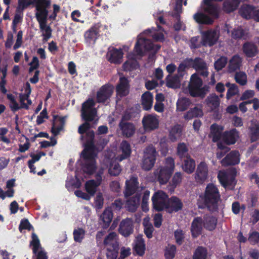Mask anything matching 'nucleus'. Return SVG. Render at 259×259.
Returning a JSON list of instances; mask_svg holds the SVG:
<instances>
[{"label":"nucleus","mask_w":259,"mask_h":259,"mask_svg":"<svg viewBox=\"0 0 259 259\" xmlns=\"http://www.w3.org/2000/svg\"><path fill=\"white\" fill-rule=\"evenodd\" d=\"M149 33H152L151 36L156 41H162L164 39V34L161 27L159 26L156 32L148 30L139 35L134 49V52L136 55L131 54L127 56V60L123 66L124 70L132 71L137 68L139 66L136 59L145 54L147 51H151V53H155L159 50V46L152 44L145 36V34Z\"/></svg>","instance_id":"nucleus-1"},{"label":"nucleus","mask_w":259,"mask_h":259,"mask_svg":"<svg viewBox=\"0 0 259 259\" xmlns=\"http://www.w3.org/2000/svg\"><path fill=\"white\" fill-rule=\"evenodd\" d=\"M90 128V124L86 122L79 126L78 132L81 135L86 133L84 143L85 148L81 153V158L83 159L82 169L85 174L92 175L97 169L95 159L96 154L93 146L94 133L93 131L89 130Z\"/></svg>","instance_id":"nucleus-2"},{"label":"nucleus","mask_w":259,"mask_h":259,"mask_svg":"<svg viewBox=\"0 0 259 259\" xmlns=\"http://www.w3.org/2000/svg\"><path fill=\"white\" fill-rule=\"evenodd\" d=\"M138 184L137 179L135 177H132L125 183V197L133 195L127 200L125 206L129 211L132 212L135 211L140 204V196L143 188L139 187Z\"/></svg>","instance_id":"nucleus-3"},{"label":"nucleus","mask_w":259,"mask_h":259,"mask_svg":"<svg viewBox=\"0 0 259 259\" xmlns=\"http://www.w3.org/2000/svg\"><path fill=\"white\" fill-rule=\"evenodd\" d=\"M22 91H24V93L21 94L19 96L20 105L17 103L13 95L9 94L7 96L10 101V106L14 111L21 108L28 109L29 106L32 104V101L29 99V95L31 93L29 83L27 82L25 84Z\"/></svg>","instance_id":"nucleus-4"},{"label":"nucleus","mask_w":259,"mask_h":259,"mask_svg":"<svg viewBox=\"0 0 259 259\" xmlns=\"http://www.w3.org/2000/svg\"><path fill=\"white\" fill-rule=\"evenodd\" d=\"M203 82L196 73L192 75L189 84V91L190 95L193 97L203 98L208 92L207 85L203 86Z\"/></svg>","instance_id":"nucleus-5"},{"label":"nucleus","mask_w":259,"mask_h":259,"mask_svg":"<svg viewBox=\"0 0 259 259\" xmlns=\"http://www.w3.org/2000/svg\"><path fill=\"white\" fill-rule=\"evenodd\" d=\"M174 159L172 158H167L163 165L157 169L155 173L160 184H164L168 182L174 171Z\"/></svg>","instance_id":"nucleus-6"},{"label":"nucleus","mask_w":259,"mask_h":259,"mask_svg":"<svg viewBox=\"0 0 259 259\" xmlns=\"http://www.w3.org/2000/svg\"><path fill=\"white\" fill-rule=\"evenodd\" d=\"M220 197L219 190L217 187L213 184H208L203 198L205 205L209 209L211 207H214L219 200Z\"/></svg>","instance_id":"nucleus-7"},{"label":"nucleus","mask_w":259,"mask_h":259,"mask_svg":"<svg viewBox=\"0 0 259 259\" xmlns=\"http://www.w3.org/2000/svg\"><path fill=\"white\" fill-rule=\"evenodd\" d=\"M37 12L35 13L39 25L47 23L48 11L47 10L51 5L49 0H34Z\"/></svg>","instance_id":"nucleus-8"},{"label":"nucleus","mask_w":259,"mask_h":259,"mask_svg":"<svg viewBox=\"0 0 259 259\" xmlns=\"http://www.w3.org/2000/svg\"><path fill=\"white\" fill-rule=\"evenodd\" d=\"M95 102L92 99H90L82 104L81 109V116L82 118L87 121H93L96 119V109L94 107Z\"/></svg>","instance_id":"nucleus-9"},{"label":"nucleus","mask_w":259,"mask_h":259,"mask_svg":"<svg viewBox=\"0 0 259 259\" xmlns=\"http://www.w3.org/2000/svg\"><path fill=\"white\" fill-rule=\"evenodd\" d=\"M157 154L153 146L148 147L145 152L142 163V167L145 170L150 169L154 165Z\"/></svg>","instance_id":"nucleus-10"},{"label":"nucleus","mask_w":259,"mask_h":259,"mask_svg":"<svg viewBox=\"0 0 259 259\" xmlns=\"http://www.w3.org/2000/svg\"><path fill=\"white\" fill-rule=\"evenodd\" d=\"M152 200L153 208L157 211H161L165 209L167 203V196L163 191H159L154 193Z\"/></svg>","instance_id":"nucleus-11"},{"label":"nucleus","mask_w":259,"mask_h":259,"mask_svg":"<svg viewBox=\"0 0 259 259\" xmlns=\"http://www.w3.org/2000/svg\"><path fill=\"white\" fill-rule=\"evenodd\" d=\"M103 174V169H101L96 175V180H91L87 181L84 184V189L91 196H93L97 191L98 187L102 182V175Z\"/></svg>","instance_id":"nucleus-12"},{"label":"nucleus","mask_w":259,"mask_h":259,"mask_svg":"<svg viewBox=\"0 0 259 259\" xmlns=\"http://www.w3.org/2000/svg\"><path fill=\"white\" fill-rule=\"evenodd\" d=\"M219 32L217 30L210 29L201 32V43L203 46H212L218 41Z\"/></svg>","instance_id":"nucleus-13"},{"label":"nucleus","mask_w":259,"mask_h":259,"mask_svg":"<svg viewBox=\"0 0 259 259\" xmlns=\"http://www.w3.org/2000/svg\"><path fill=\"white\" fill-rule=\"evenodd\" d=\"M218 177L221 184L226 189H232L236 184L234 175L228 172L221 171Z\"/></svg>","instance_id":"nucleus-14"},{"label":"nucleus","mask_w":259,"mask_h":259,"mask_svg":"<svg viewBox=\"0 0 259 259\" xmlns=\"http://www.w3.org/2000/svg\"><path fill=\"white\" fill-rule=\"evenodd\" d=\"M208 165L205 162L202 161L197 165L195 174V181L197 183H203L208 178Z\"/></svg>","instance_id":"nucleus-15"},{"label":"nucleus","mask_w":259,"mask_h":259,"mask_svg":"<svg viewBox=\"0 0 259 259\" xmlns=\"http://www.w3.org/2000/svg\"><path fill=\"white\" fill-rule=\"evenodd\" d=\"M114 153H110L105 159L106 164L109 163V173L111 176H116L119 175L121 171V168L118 163L114 162L113 160L115 159Z\"/></svg>","instance_id":"nucleus-16"},{"label":"nucleus","mask_w":259,"mask_h":259,"mask_svg":"<svg viewBox=\"0 0 259 259\" xmlns=\"http://www.w3.org/2000/svg\"><path fill=\"white\" fill-rule=\"evenodd\" d=\"M189 64L196 71L203 76H207L208 71L206 63L199 58H196L195 60L189 59Z\"/></svg>","instance_id":"nucleus-17"},{"label":"nucleus","mask_w":259,"mask_h":259,"mask_svg":"<svg viewBox=\"0 0 259 259\" xmlns=\"http://www.w3.org/2000/svg\"><path fill=\"white\" fill-rule=\"evenodd\" d=\"M143 126L146 130H153L158 127L159 119L157 116L148 114L144 117L142 120Z\"/></svg>","instance_id":"nucleus-18"},{"label":"nucleus","mask_w":259,"mask_h":259,"mask_svg":"<svg viewBox=\"0 0 259 259\" xmlns=\"http://www.w3.org/2000/svg\"><path fill=\"white\" fill-rule=\"evenodd\" d=\"M114 91V87L106 84L102 86L97 93V99L99 102H104L112 95Z\"/></svg>","instance_id":"nucleus-19"},{"label":"nucleus","mask_w":259,"mask_h":259,"mask_svg":"<svg viewBox=\"0 0 259 259\" xmlns=\"http://www.w3.org/2000/svg\"><path fill=\"white\" fill-rule=\"evenodd\" d=\"M31 244L33 246V252L37 256V259H47L46 252L40 246L39 240L36 234H32Z\"/></svg>","instance_id":"nucleus-20"},{"label":"nucleus","mask_w":259,"mask_h":259,"mask_svg":"<svg viewBox=\"0 0 259 259\" xmlns=\"http://www.w3.org/2000/svg\"><path fill=\"white\" fill-rule=\"evenodd\" d=\"M222 0H204L203 9L206 13L214 18L219 15V8L213 4V1H222Z\"/></svg>","instance_id":"nucleus-21"},{"label":"nucleus","mask_w":259,"mask_h":259,"mask_svg":"<svg viewBox=\"0 0 259 259\" xmlns=\"http://www.w3.org/2000/svg\"><path fill=\"white\" fill-rule=\"evenodd\" d=\"M131 150L129 144L125 141H123L121 143L117 153L116 154H114L115 159L121 161L128 157L131 154Z\"/></svg>","instance_id":"nucleus-22"},{"label":"nucleus","mask_w":259,"mask_h":259,"mask_svg":"<svg viewBox=\"0 0 259 259\" xmlns=\"http://www.w3.org/2000/svg\"><path fill=\"white\" fill-rule=\"evenodd\" d=\"M182 207L183 203L181 201L176 197H172L168 200L165 209L167 212L171 213L179 211Z\"/></svg>","instance_id":"nucleus-23"},{"label":"nucleus","mask_w":259,"mask_h":259,"mask_svg":"<svg viewBox=\"0 0 259 259\" xmlns=\"http://www.w3.org/2000/svg\"><path fill=\"white\" fill-rule=\"evenodd\" d=\"M66 119V117L54 116L52 127V132L54 135H58L63 130Z\"/></svg>","instance_id":"nucleus-24"},{"label":"nucleus","mask_w":259,"mask_h":259,"mask_svg":"<svg viewBox=\"0 0 259 259\" xmlns=\"http://www.w3.org/2000/svg\"><path fill=\"white\" fill-rule=\"evenodd\" d=\"M133 223L132 220L127 219L123 220L120 225L119 232L124 236H128L133 233Z\"/></svg>","instance_id":"nucleus-25"},{"label":"nucleus","mask_w":259,"mask_h":259,"mask_svg":"<svg viewBox=\"0 0 259 259\" xmlns=\"http://www.w3.org/2000/svg\"><path fill=\"white\" fill-rule=\"evenodd\" d=\"M255 12V8L253 6L248 5H242L239 10V15L245 19H253Z\"/></svg>","instance_id":"nucleus-26"},{"label":"nucleus","mask_w":259,"mask_h":259,"mask_svg":"<svg viewBox=\"0 0 259 259\" xmlns=\"http://www.w3.org/2000/svg\"><path fill=\"white\" fill-rule=\"evenodd\" d=\"M108 57L111 63H120L123 57V53L121 50L111 48L108 53Z\"/></svg>","instance_id":"nucleus-27"},{"label":"nucleus","mask_w":259,"mask_h":259,"mask_svg":"<svg viewBox=\"0 0 259 259\" xmlns=\"http://www.w3.org/2000/svg\"><path fill=\"white\" fill-rule=\"evenodd\" d=\"M117 94L119 96H125L129 93V84L127 79L121 77L119 80V83L116 87Z\"/></svg>","instance_id":"nucleus-28"},{"label":"nucleus","mask_w":259,"mask_h":259,"mask_svg":"<svg viewBox=\"0 0 259 259\" xmlns=\"http://www.w3.org/2000/svg\"><path fill=\"white\" fill-rule=\"evenodd\" d=\"M240 161L239 154L237 151H232L221 161L223 165H234Z\"/></svg>","instance_id":"nucleus-29"},{"label":"nucleus","mask_w":259,"mask_h":259,"mask_svg":"<svg viewBox=\"0 0 259 259\" xmlns=\"http://www.w3.org/2000/svg\"><path fill=\"white\" fill-rule=\"evenodd\" d=\"M133 249L136 253L140 256H142L144 254L145 244L141 235H138L136 238Z\"/></svg>","instance_id":"nucleus-30"},{"label":"nucleus","mask_w":259,"mask_h":259,"mask_svg":"<svg viewBox=\"0 0 259 259\" xmlns=\"http://www.w3.org/2000/svg\"><path fill=\"white\" fill-rule=\"evenodd\" d=\"M243 52L247 57L255 56L258 52L257 47L252 42H246L243 46Z\"/></svg>","instance_id":"nucleus-31"},{"label":"nucleus","mask_w":259,"mask_h":259,"mask_svg":"<svg viewBox=\"0 0 259 259\" xmlns=\"http://www.w3.org/2000/svg\"><path fill=\"white\" fill-rule=\"evenodd\" d=\"M202 224L203 221L199 218H197L193 220L192 223L191 232L194 237H196L201 234L202 229Z\"/></svg>","instance_id":"nucleus-32"},{"label":"nucleus","mask_w":259,"mask_h":259,"mask_svg":"<svg viewBox=\"0 0 259 259\" xmlns=\"http://www.w3.org/2000/svg\"><path fill=\"white\" fill-rule=\"evenodd\" d=\"M238 134L236 130L233 129L225 132L223 136V140L228 145L234 144L238 138Z\"/></svg>","instance_id":"nucleus-33"},{"label":"nucleus","mask_w":259,"mask_h":259,"mask_svg":"<svg viewBox=\"0 0 259 259\" xmlns=\"http://www.w3.org/2000/svg\"><path fill=\"white\" fill-rule=\"evenodd\" d=\"M84 36L85 43L89 46L93 45L97 39V31L95 28H91L85 32Z\"/></svg>","instance_id":"nucleus-34"},{"label":"nucleus","mask_w":259,"mask_h":259,"mask_svg":"<svg viewBox=\"0 0 259 259\" xmlns=\"http://www.w3.org/2000/svg\"><path fill=\"white\" fill-rule=\"evenodd\" d=\"M104 244L107 248L118 247L117 236L115 233H110L104 240Z\"/></svg>","instance_id":"nucleus-35"},{"label":"nucleus","mask_w":259,"mask_h":259,"mask_svg":"<svg viewBox=\"0 0 259 259\" xmlns=\"http://www.w3.org/2000/svg\"><path fill=\"white\" fill-rule=\"evenodd\" d=\"M153 104V96L149 92H146L142 95V104L145 110L150 109Z\"/></svg>","instance_id":"nucleus-36"},{"label":"nucleus","mask_w":259,"mask_h":259,"mask_svg":"<svg viewBox=\"0 0 259 259\" xmlns=\"http://www.w3.org/2000/svg\"><path fill=\"white\" fill-rule=\"evenodd\" d=\"M104 227H107L111 222L113 219V214L110 208H107L105 209L103 213L100 217Z\"/></svg>","instance_id":"nucleus-37"},{"label":"nucleus","mask_w":259,"mask_h":259,"mask_svg":"<svg viewBox=\"0 0 259 259\" xmlns=\"http://www.w3.org/2000/svg\"><path fill=\"white\" fill-rule=\"evenodd\" d=\"M195 168V161L190 157H187L184 160V163L182 165V169L188 174L192 173Z\"/></svg>","instance_id":"nucleus-38"},{"label":"nucleus","mask_w":259,"mask_h":259,"mask_svg":"<svg viewBox=\"0 0 259 259\" xmlns=\"http://www.w3.org/2000/svg\"><path fill=\"white\" fill-rule=\"evenodd\" d=\"M204 228L209 231H212L215 228L217 224V220L212 216H206L203 221Z\"/></svg>","instance_id":"nucleus-39"},{"label":"nucleus","mask_w":259,"mask_h":259,"mask_svg":"<svg viewBox=\"0 0 259 259\" xmlns=\"http://www.w3.org/2000/svg\"><path fill=\"white\" fill-rule=\"evenodd\" d=\"M120 126L123 134L127 137H131L135 133V128L133 124L122 122Z\"/></svg>","instance_id":"nucleus-40"},{"label":"nucleus","mask_w":259,"mask_h":259,"mask_svg":"<svg viewBox=\"0 0 259 259\" xmlns=\"http://www.w3.org/2000/svg\"><path fill=\"white\" fill-rule=\"evenodd\" d=\"M211 134L212 135V140L214 142L220 140L222 137V132L223 127L216 124H213L210 127Z\"/></svg>","instance_id":"nucleus-41"},{"label":"nucleus","mask_w":259,"mask_h":259,"mask_svg":"<svg viewBox=\"0 0 259 259\" xmlns=\"http://www.w3.org/2000/svg\"><path fill=\"white\" fill-rule=\"evenodd\" d=\"M203 115V111L201 106H198L190 110L185 115V118L189 120L194 117H201Z\"/></svg>","instance_id":"nucleus-42"},{"label":"nucleus","mask_w":259,"mask_h":259,"mask_svg":"<svg viewBox=\"0 0 259 259\" xmlns=\"http://www.w3.org/2000/svg\"><path fill=\"white\" fill-rule=\"evenodd\" d=\"M247 31L240 27L234 28L232 31V37L234 39H245L247 36Z\"/></svg>","instance_id":"nucleus-43"},{"label":"nucleus","mask_w":259,"mask_h":259,"mask_svg":"<svg viewBox=\"0 0 259 259\" xmlns=\"http://www.w3.org/2000/svg\"><path fill=\"white\" fill-rule=\"evenodd\" d=\"M166 85L171 88H178L180 87V80L179 77L177 75L171 76L168 75L166 77Z\"/></svg>","instance_id":"nucleus-44"},{"label":"nucleus","mask_w":259,"mask_h":259,"mask_svg":"<svg viewBox=\"0 0 259 259\" xmlns=\"http://www.w3.org/2000/svg\"><path fill=\"white\" fill-rule=\"evenodd\" d=\"M242 59L238 55L234 56L230 60L229 67L230 71H234L238 69L241 64Z\"/></svg>","instance_id":"nucleus-45"},{"label":"nucleus","mask_w":259,"mask_h":259,"mask_svg":"<svg viewBox=\"0 0 259 259\" xmlns=\"http://www.w3.org/2000/svg\"><path fill=\"white\" fill-rule=\"evenodd\" d=\"M194 19L199 23L209 24L212 23L213 22V20L211 18L201 13L195 14L194 15Z\"/></svg>","instance_id":"nucleus-46"},{"label":"nucleus","mask_w":259,"mask_h":259,"mask_svg":"<svg viewBox=\"0 0 259 259\" xmlns=\"http://www.w3.org/2000/svg\"><path fill=\"white\" fill-rule=\"evenodd\" d=\"M40 31L42 33L44 39L45 41L51 37L52 35V29L51 27L47 25V23L39 25Z\"/></svg>","instance_id":"nucleus-47"},{"label":"nucleus","mask_w":259,"mask_h":259,"mask_svg":"<svg viewBox=\"0 0 259 259\" xmlns=\"http://www.w3.org/2000/svg\"><path fill=\"white\" fill-rule=\"evenodd\" d=\"M182 128L180 125L174 126L170 131L169 136L172 141H175L180 138L181 135Z\"/></svg>","instance_id":"nucleus-48"},{"label":"nucleus","mask_w":259,"mask_h":259,"mask_svg":"<svg viewBox=\"0 0 259 259\" xmlns=\"http://www.w3.org/2000/svg\"><path fill=\"white\" fill-rule=\"evenodd\" d=\"M85 230L81 228L75 229L73 231V237L75 241L81 242L85 236Z\"/></svg>","instance_id":"nucleus-49"},{"label":"nucleus","mask_w":259,"mask_h":259,"mask_svg":"<svg viewBox=\"0 0 259 259\" xmlns=\"http://www.w3.org/2000/svg\"><path fill=\"white\" fill-rule=\"evenodd\" d=\"M226 85L228 88L226 95V97L228 99H229L231 97L238 93L239 91L236 84L228 82L226 84Z\"/></svg>","instance_id":"nucleus-50"},{"label":"nucleus","mask_w":259,"mask_h":259,"mask_svg":"<svg viewBox=\"0 0 259 259\" xmlns=\"http://www.w3.org/2000/svg\"><path fill=\"white\" fill-rule=\"evenodd\" d=\"M20 143L19 144V151L20 152H25L27 151L30 147V143L29 140L25 137L21 138Z\"/></svg>","instance_id":"nucleus-51"},{"label":"nucleus","mask_w":259,"mask_h":259,"mask_svg":"<svg viewBox=\"0 0 259 259\" xmlns=\"http://www.w3.org/2000/svg\"><path fill=\"white\" fill-rule=\"evenodd\" d=\"M190 102L187 98H182L177 102V108L179 110L183 111L190 105Z\"/></svg>","instance_id":"nucleus-52"},{"label":"nucleus","mask_w":259,"mask_h":259,"mask_svg":"<svg viewBox=\"0 0 259 259\" xmlns=\"http://www.w3.org/2000/svg\"><path fill=\"white\" fill-rule=\"evenodd\" d=\"M208 105L212 108L215 109L220 105L219 97L215 95H211L207 98Z\"/></svg>","instance_id":"nucleus-53"},{"label":"nucleus","mask_w":259,"mask_h":259,"mask_svg":"<svg viewBox=\"0 0 259 259\" xmlns=\"http://www.w3.org/2000/svg\"><path fill=\"white\" fill-rule=\"evenodd\" d=\"M0 72H2L3 75L1 77V81L0 82V87L4 93L6 92V90L5 88V85L6 84V80L5 79V77H6L7 73V66H4L2 68L0 66Z\"/></svg>","instance_id":"nucleus-54"},{"label":"nucleus","mask_w":259,"mask_h":259,"mask_svg":"<svg viewBox=\"0 0 259 259\" xmlns=\"http://www.w3.org/2000/svg\"><path fill=\"white\" fill-rule=\"evenodd\" d=\"M177 150L178 154L181 158H187L189 157L188 156V149L185 144H180L178 146Z\"/></svg>","instance_id":"nucleus-55"},{"label":"nucleus","mask_w":259,"mask_h":259,"mask_svg":"<svg viewBox=\"0 0 259 259\" xmlns=\"http://www.w3.org/2000/svg\"><path fill=\"white\" fill-rule=\"evenodd\" d=\"M207 256V251L203 247L198 248L194 254V259H206Z\"/></svg>","instance_id":"nucleus-56"},{"label":"nucleus","mask_w":259,"mask_h":259,"mask_svg":"<svg viewBox=\"0 0 259 259\" xmlns=\"http://www.w3.org/2000/svg\"><path fill=\"white\" fill-rule=\"evenodd\" d=\"M176 253V247L173 245H168L165 250L164 255L166 259H172Z\"/></svg>","instance_id":"nucleus-57"},{"label":"nucleus","mask_w":259,"mask_h":259,"mask_svg":"<svg viewBox=\"0 0 259 259\" xmlns=\"http://www.w3.org/2000/svg\"><path fill=\"white\" fill-rule=\"evenodd\" d=\"M250 138L252 141H255L259 139V125L255 124L250 128Z\"/></svg>","instance_id":"nucleus-58"},{"label":"nucleus","mask_w":259,"mask_h":259,"mask_svg":"<svg viewBox=\"0 0 259 259\" xmlns=\"http://www.w3.org/2000/svg\"><path fill=\"white\" fill-rule=\"evenodd\" d=\"M35 3L32 0H18V11H22L29 6Z\"/></svg>","instance_id":"nucleus-59"},{"label":"nucleus","mask_w":259,"mask_h":259,"mask_svg":"<svg viewBox=\"0 0 259 259\" xmlns=\"http://www.w3.org/2000/svg\"><path fill=\"white\" fill-rule=\"evenodd\" d=\"M236 81L241 85H244L247 82L246 75L243 72L237 73L235 75Z\"/></svg>","instance_id":"nucleus-60"},{"label":"nucleus","mask_w":259,"mask_h":259,"mask_svg":"<svg viewBox=\"0 0 259 259\" xmlns=\"http://www.w3.org/2000/svg\"><path fill=\"white\" fill-rule=\"evenodd\" d=\"M227 62V59L225 57H221L214 63V67L215 69L220 70L224 68Z\"/></svg>","instance_id":"nucleus-61"},{"label":"nucleus","mask_w":259,"mask_h":259,"mask_svg":"<svg viewBox=\"0 0 259 259\" xmlns=\"http://www.w3.org/2000/svg\"><path fill=\"white\" fill-rule=\"evenodd\" d=\"M95 206L98 209L102 207L104 204V198L101 193H98L95 198Z\"/></svg>","instance_id":"nucleus-62"},{"label":"nucleus","mask_w":259,"mask_h":259,"mask_svg":"<svg viewBox=\"0 0 259 259\" xmlns=\"http://www.w3.org/2000/svg\"><path fill=\"white\" fill-rule=\"evenodd\" d=\"M75 182L73 180H70L68 179L66 184L67 186L70 185L75 188L79 187L81 186V182L80 179L83 180V178L79 175L78 173H77L75 176Z\"/></svg>","instance_id":"nucleus-63"},{"label":"nucleus","mask_w":259,"mask_h":259,"mask_svg":"<svg viewBox=\"0 0 259 259\" xmlns=\"http://www.w3.org/2000/svg\"><path fill=\"white\" fill-rule=\"evenodd\" d=\"M108 259H116L118 255V247L107 248Z\"/></svg>","instance_id":"nucleus-64"}]
</instances>
